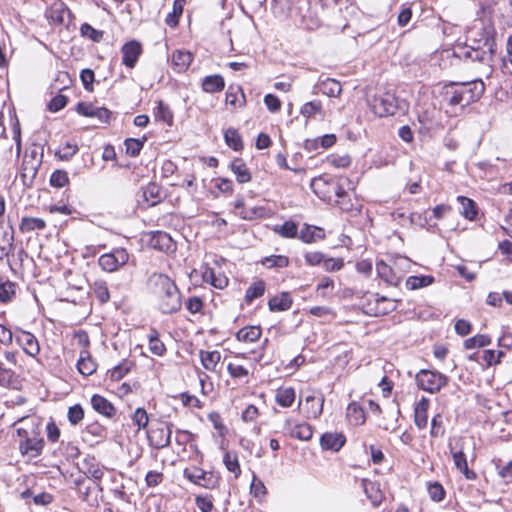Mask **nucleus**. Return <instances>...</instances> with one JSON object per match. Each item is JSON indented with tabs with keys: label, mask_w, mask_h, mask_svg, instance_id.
Wrapping results in <instances>:
<instances>
[{
	"label": "nucleus",
	"mask_w": 512,
	"mask_h": 512,
	"mask_svg": "<svg viewBox=\"0 0 512 512\" xmlns=\"http://www.w3.org/2000/svg\"><path fill=\"white\" fill-rule=\"evenodd\" d=\"M91 405L93 409L99 414L111 418L116 414V408L105 397L94 394L91 397Z\"/></svg>",
	"instance_id": "17"
},
{
	"label": "nucleus",
	"mask_w": 512,
	"mask_h": 512,
	"mask_svg": "<svg viewBox=\"0 0 512 512\" xmlns=\"http://www.w3.org/2000/svg\"><path fill=\"white\" fill-rule=\"evenodd\" d=\"M81 34L95 42H99L103 38V31L94 29L91 25L84 23L80 28Z\"/></svg>",
	"instance_id": "60"
},
{
	"label": "nucleus",
	"mask_w": 512,
	"mask_h": 512,
	"mask_svg": "<svg viewBox=\"0 0 512 512\" xmlns=\"http://www.w3.org/2000/svg\"><path fill=\"white\" fill-rule=\"evenodd\" d=\"M371 298L373 303L369 300L367 305H364L365 312L369 315H386L396 308L394 301L387 297L379 296V294H371Z\"/></svg>",
	"instance_id": "8"
},
{
	"label": "nucleus",
	"mask_w": 512,
	"mask_h": 512,
	"mask_svg": "<svg viewBox=\"0 0 512 512\" xmlns=\"http://www.w3.org/2000/svg\"><path fill=\"white\" fill-rule=\"evenodd\" d=\"M106 428L98 422L90 423L83 431V439L87 442H99L106 438Z\"/></svg>",
	"instance_id": "18"
},
{
	"label": "nucleus",
	"mask_w": 512,
	"mask_h": 512,
	"mask_svg": "<svg viewBox=\"0 0 512 512\" xmlns=\"http://www.w3.org/2000/svg\"><path fill=\"white\" fill-rule=\"evenodd\" d=\"M376 270L378 276L389 285L397 286L402 279V276L394 268L382 260L376 263Z\"/></svg>",
	"instance_id": "15"
},
{
	"label": "nucleus",
	"mask_w": 512,
	"mask_h": 512,
	"mask_svg": "<svg viewBox=\"0 0 512 512\" xmlns=\"http://www.w3.org/2000/svg\"><path fill=\"white\" fill-rule=\"evenodd\" d=\"M45 227V221L35 217H23L19 226L20 231L23 233H28L33 230H43Z\"/></svg>",
	"instance_id": "33"
},
{
	"label": "nucleus",
	"mask_w": 512,
	"mask_h": 512,
	"mask_svg": "<svg viewBox=\"0 0 512 512\" xmlns=\"http://www.w3.org/2000/svg\"><path fill=\"white\" fill-rule=\"evenodd\" d=\"M445 434V427L443 417L441 414H436L431 421L430 435L433 438L442 437Z\"/></svg>",
	"instance_id": "53"
},
{
	"label": "nucleus",
	"mask_w": 512,
	"mask_h": 512,
	"mask_svg": "<svg viewBox=\"0 0 512 512\" xmlns=\"http://www.w3.org/2000/svg\"><path fill=\"white\" fill-rule=\"evenodd\" d=\"M193 56L188 51L178 50L172 54V65L178 72L185 71L191 64Z\"/></svg>",
	"instance_id": "24"
},
{
	"label": "nucleus",
	"mask_w": 512,
	"mask_h": 512,
	"mask_svg": "<svg viewBox=\"0 0 512 512\" xmlns=\"http://www.w3.org/2000/svg\"><path fill=\"white\" fill-rule=\"evenodd\" d=\"M149 285L163 314H172L180 310L181 295L174 280L165 274L154 273L149 278Z\"/></svg>",
	"instance_id": "2"
},
{
	"label": "nucleus",
	"mask_w": 512,
	"mask_h": 512,
	"mask_svg": "<svg viewBox=\"0 0 512 512\" xmlns=\"http://www.w3.org/2000/svg\"><path fill=\"white\" fill-rule=\"evenodd\" d=\"M129 254L124 248L113 249L110 253L103 254L98 259L99 266L107 272H114L127 264Z\"/></svg>",
	"instance_id": "7"
},
{
	"label": "nucleus",
	"mask_w": 512,
	"mask_h": 512,
	"mask_svg": "<svg viewBox=\"0 0 512 512\" xmlns=\"http://www.w3.org/2000/svg\"><path fill=\"white\" fill-rule=\"evenodd\" d=\"M306 403L311 404L309 409V415L313 418H317L322 414L324 398L316 396H307Z\"/></svg>",
	"instance_id": "48"
},
{
	"label": "nucleus",
	"mask_w": 512,
	"mask_h": 512,
	"mask_svg": "<svg viewBox=\"0 0 512 512\" xmlns=\"http://www.w3.org/2000/svg\"><path fill=\"white\" fill-rule=\"evenodd\" d=\"M172 424L151 428L148 431V440L152 447L162 449L170 445Z\"/></svg>",
	"instance_id": "10"
},
{
	"label": "nucleus",
	"mask_w": 512,
	"mask_h": 512,
	"mask_svg": "<svg viewBox=\"0 0 512 512\" xmlns=\"http://www.w3.org/2000/svg\"><path fill=\"white\" fill-rule=\"evenodd\" d=\"M231 170L235 174L236 179L239 183H247L251 180V173L248 169L246 163L240 159L237 158L231 163Z\"/></svg>",
	"instance_id": "25"
},
{
	"label": "nucleus",
	"mask_w": 512,
	"mask_h": 512,
	"mask_svg": "<svg viewBox=\"0 0 512 512\" xmlns=\"http://www.w3.org/2000/svg\"><path fill=\"white\" fill-rule=\"evenodd\" d=\"M485 86L481 80L464 83H449L443 88V99L452 108L461 110L477 101L484 93Z\"/></svg>",
	"instance_id": "3"
},
{
	"label": "nucleus",
	"mask_w": 512,
	"mask_h": 512,
	"mask_svg": "<svg viewBox=\"0 0 512 512\" xmlns=\"http://www.w3.org/2000/svg\"><path fill=\"white\" fill-rule=\"evenodd\" d=\"M122 63L132 69L135 67L139 57L142 54V46L136 40L125 43L121 48Z\"/></svg>",
	"instance_id": "11"
},
{
	"label": "nucleus",
	"mask_w": 512,
	"mask_h": 512,
	"mask_svg": "<svg viewBox=\"0 0 512 512\" xmlns=\"http://www.w3.org/2000/svg\"><path fill=\"white\" fill-rule=\"evenodd\" d=\"M184 475L191 482L205 488H211L215 484V480L213 479L212 474L204 471L199 467L186 468L184 470Z\"/></svg>",
	"instance_id": "13"
},
{
	"label": "nucleus",
	"mask_w": 512,
	"mask_h": 512,
	"mask_svg": "<svg viewBox=\"0 0 512 512\" xmlns=\"http://www.w3.org/2000/svg\"><path fill=\"white\" fill-rule=\"evenodd\" d=\"M293 299L289 292H281L271 297L268 301V307L271 312L287 311L291 308Z\"/></svg>",
	"instance_id": "16"
},
{
	"label": "nucleus",
	"mask_w": 512,
	"mask_h": 512,
	"mask_svg": "<svg viewBox=\"0 0 512 512\" xmlns=\"http://www.w3.org/2000/svg\"><path fill=\"white\" fill-rule=\"evenodd\" d=\"M474 1L479 7V18L467 32L469 44L463 49L462 55L466 59L490 65L496 52V31L492 22L496 3L494 0Z\"/></svg>",
	"instance_id": "1"
},
{
	"label": "nucleus",
	"mask_w": 512,
	"mask_h": 512,
	"mask_svg": "<svg viewBox=\"0 0 512 512\" xmlns=\"http://www.w3.org/2000/svg\"><path fill=\"white\" fill-rule=\"evenodd\" d=\"M300 113L305 118L315 117L317 114H322V104L317 100L307 102L301 107Z\"/></svg>",
	"instance_id": "47"
},
{
	"label": "nucleus",
	"mask_w": 512,
	"mask_h": 512,
	"mask_svg": "<svg viewBox=\"0 0 512 512\" xmlns=\"http://www.w3.org/2000/svg\"><path fill=\"white\" fill-rule=\"evenodd\" d=\"M289 258L285 255H270L261 260V264L268 269L284 268L289 265Z\"/></svg>",
	"instance_id": "37"
},
{
	"label": "nucleus",
	"mask_w": 512,
	"mask_h": 512,
	"mask_svg": "<svg viewBox=\"0 0 512 512\" xmlns=\"http://www.w3.org/2000/svg\"><path fill=\"white\" fill-rule=\"evenodd\" d=\"M200 359L203 367L206 370L214 371L216 366L221 360V354L219 351H200Z\"/></svg>",
	"instance_id": "32"
},
{
	"label": "nucleus",
	"mask_w": 512,
	"mask_h": 512,
	"mask_svg": "<svg viewBox=\"0 0 512 512\" xmlns=\"http://www.w3.org/2000/svg\"><path fill=\"white\" fill-rule=\"evenodd\" d=\"M428 493L430 498L436 502L442 501L445 497V490L443 486L438 482L429 484Z\"/></svg>",
	"instance_id": "62"
},
{
	"label": "nucleus",
	"mask_w": 512,
	"mask_h": 512,
	"mask_svg": "<svg viewBox=\"0 0 512 512\" xmlns=\"http://www.w3.org/2000/svg\"><path fill=\"white\" fill-rule=\"evenodd\" d=\"M266 290V283L264 280L260 279L253 282L246 290L245 293V301L250 304L255 299L260 298L264 295Z\"/></svg>",
	"instance_id": "31"
},
{
	"label": "nucleus",
	"mask_w": 512,
	"mask_h": 512,
	"mask_svg": "<svg viewBox=\"0 0 512 512\" xmlns=\"http://www.w3.org/2000/svg\"><path fill=\"white\" fill-rule=\"evenodd\" d=\"M17 434L22 438L19 442V450L23 456L33 459L42 453L44 440L38 433L29 434L27 430L19 428Z\"/></svg>",
	"instance_id": "4"
},
{
	"label": "nucleus",
	"mask_w": 512,
	"mask_h": 512,
	"mask_svg": "<svg viewBox=\"0 0 512 512\" xmlns=\"http://www.w3.org/2000/svg\"><path fill=\"white\" fill-rule=\"evenodd\" d=\"M223 463L226 469L234 474L235 478L239 477V475L241 474V468L236 453L226 452L223 457Z\"/></svg>",
	"instance_id": "43"
},
{
	"label": "nucleus",
	"mask_w": 512,
	"mask_h": 512,
	"mask_svg": "<svg viewBox=\"0 0 512 512\" xmlns=\"http://www.w3.org/2000/svg\"><path fill=\"white\" fill-rule=\"evenodd\" d=\"M284 431L292 438L308 441L313 436L312 426L306 422H297L288 418L284 423Z\"/></svg>",
	"instance_id": "9"
},
{
	"label": "nucleus",
	"mask_w": 512,
	"mask_h": 512,
	"mask_svg": "<svg viewBox=\"0 0 512 512\" xmlns=\"http://www.w3.org/2000/svg\"><path fill=\"white\" fill-rule=\"evenodd\" d=\"M203 280L217 289H224L228 285V278L222 272H216L212 268L205 269Z\"/></svg>",
	"instance_id": "21"
},
{
	"label": "nucleus",
	"mask_w": 512,
	"mask_h": 512,
	"mask_svg": "<svg viewBox=\"0 0 512 512\" xmlns=\"http://www.w3.org/2000/svg\"><path fill=\"white\" fill-rule=\"evenodd\" d=\"M225 82L220 75L206 76L202 81V88L207 93H216L224 89Z\"/></svg>",
	"instance_id": "29"
},
{
	"label": "nucleus",
	"mask_w": 512,
	"mask_h": 512,
	"mask_svg": "<svg viewBox=\"0 0 512 512\" xmlns=\"http://www.w3.org/2000/svg\"><path fill=\"white\" fill-rule=\"evenodd\" d=\"M262 334L261 328L259 326H248L241 328L236 333V338L238 341L253 343L260 339Z\"/></svg>",
	"instance_id": "26"
},
{
	"label": "nucleus",
	"mask_w": 512,
	"mask_h": 512,
	"mask_svg": "<svg viewBox=\"0 0 512 512\" xmlns=\"http://www.w3.org/2000/svg\"><path fill=\"white\" fill-rule=\"evenodd\" d=\"M92 292L100 303H106L110 299L108 285L103 280H96L91 286Z\"/></svg>",
	"instance_id": "41"
},
{
	"label": "nucleus",
	"mask_w": 512,
	"mask_h": 512,
	"mask_svg": "<svg viewBox=\"0 0 512 512\" xmlns=\"http://www.w3.org/2000/svg\"><path fill=\"white\" fill-rule=\"evenodd\" d=\"M132 420L139 430L146 428L149 421L146 410L143 408H137L132 416Z\"/></svg>",
	"instance_id": "59"
},
{
	"label": "nucleus",
	"mask_w": 512,
	"mask_h": 512,
	"mask_svg": "<svg viewBox=\"0 0 512 512\" xmlns=\"http://www.w3.org/2000/svg\"><path fill=\"white\" fill-rule=\"evenodd\" d=\"M69 182V177L66 171L56 170L50 177V184L53 187L62 188Z\"/></svg>",
	"instance_id": "56"
},
{
	"label": "nucleus",
	"mask_w": 512,
	"mask_h": 512,
	"mask_svg": "<svg viewBox=\"0 0 512 512\" xmlns=\"http://www.w3.org/2000/svg\"><path fill=\"white\" fill-rule=\"evenodd\" d=\"M145 141H146V138H143V140H139V139H135V138L126 139L125 140L126 153L131 157L138 156L144 146Z\"/></svg>",
	"instance_id": "51"
},
{
	"label": "nucleus",
	"mask_w": 512,
	"mask_h": 512,
	"mask_svg": "<svg viewBox=\"0 0 512 512\" xmlns=\"http://www.w3.org/2000/svg\"><path fill=\"white\" fill-rule=\"evenodd\" d=\"M491 343V338L485 334H478L464 341L466 349H474L488 346Z\"/></svg>",
	"instance_id": "45"
},
{
	"label": "nucleus",
	"mask_w": 512,
	"mask_h": 512,
	"mask_svg": "<svg viewBox=\"0 0 512 512\" xmlns=\"http://www.w3.org/2000/svg\"><path fill=\"white\" fill-rule=\"evenodd\" d=\"M274 232L284 238H294L298 234V226L293 221H286L282 225H276Z\"/></svg>",
	"instance_id": "44"
},
{
	"label": "nucleus",
	"mask_w": 512,
	"mask_h": 512,
	"mask_svg": "<svg viewBox=\"0 0 512 512\" xmlns=\"http://www.w3.org/2000/svg\"><path fill=\"white\" fill-rule=\"evenodd\" d=\"M457 201L460 203L462 207L460 213L465 218L473 220L477 215V210L474 201L464 196H458Z\"/></svg>",
	"instance_id": "40"
},
{
	"label": "nucleus",
	"mask_w": 512,
	"mask_h": 512,
	"mask_svg": "<svg viewBox=\"0 0 512 512\" xmlns=\"http://www.w3.org/2000/svg\"><path fill=\"white\" fill-rule=\"evenodd\" d=\"M368 105L371 111L379 117L394 115L397 111V99L391 93L374 95L368 99Z\"/></svg>",
	"instance_id": "6"
},
{
	"label": "nucleus",
	"mask_w": 512,
	"mask_h": 512,
	"mask_svg": "<svg viewBox=\"0 0 512 512\" xmlns=\"http://www.w3.org/2000/svg\"><path fill=\"white\" fill-rule=\"evenodd\" d=\"M67 416H68L69 422L72 425H77L84 418V410L80 405L76 404L69 408Z\"/></svg>",
	"instance_id": "61"
},
{
	"label": "nucleus",
	"mask_w": 512,
	"mask_h": 512,
	"mask_svg": "<svg viewBox=\"0 0 512 512\" xmlns=\"http://www.w3.org/2000/svg\"><path fill=\"white\" fill-rule=\"evenodd\" d=\"M416 382L420 389L437 393L447 384L448 377L438 371L424 369L417 373Z\"/></svg>",
	"instance_id": "5"
},
{
	"label": "nucleus",
	"mask_w": 512,
	"mask_h": 512,
	"mask_svg": "<svg viewBox=\"0 0 512 512\" xmlns=\"http://www.w3.org/2000/svg\"><path fill=\"white\" fill-rule=\"evenodd\" d=\"M16 342L22 347L23 351L31 357H36L40 352V345L37 338L28 331H18L16 334Z\"/></svg>",
	"instance_id": "12"
},
{
	"label": "nucleus",
	"mask_w": 512,
	"mask_h": 512,
	"mask_svg": "<svg viewBox=\"0 0 512 512\" xmlns=\"http://www.w3.org/2000/svg\"><path fill=\"white\" fill-rule=\"evenodd\" d=\"M317 88L320 93L329 97H338L342 92L340 82L331 78L320 81Z\"/></svg>",
	"instance_id": "23"
},
{
	"label": "nucleus",
	"mask_w": 512,
	"mask_h": 512,
	"mask_svg": "<svg viewBox=\"0 0 512 512\" xmlns=\"http://www.w3.org/2000/svg\"><path fill=\"white\" fill-rule=\"evenodd\" d=\"M226 103L234 107H243L246 103L245 94L240 86H230L226 92Z\"/></svg>",
	"instance_id": "30"
},
{
	"label": "nucleus",
	"mask_w": 512,
	"mask_h": 512,
	"mask_svg": "<svg viewBox=\"0 0 512 512\" xmlns=\"http://www.w3.org/2000/svg\"><path fill=\"white\" fill-rule=\"evenodd\" d=\"M275 400L282 407H290L295 400V390L291 387L280 388L276 392Z\"/></svg>",
	"instance_id": "36"
},
{
	"label": "nucleus",
	"mask_w": 512,
	"mask_h": 512,
	"mask_svg": "<svg viewBox=\"0 0 512 512\" xmlns=\"http://www.w3.org/2000/svg\"><path fill=\"white\" fill-rule=\"evenodd\" d=\"M78 152V146L75 143L67 142L64 145H62L58 151L56 152V155L61 160H69L71 159L76 153Z\"/></svg>",
	"instance_id": "55"
},
{
	"label": "nucleus",
	"mask_w": 512,
	"mask_h": 512,
	"mask_svg": "<svg viewBox=\"0 0 512 512\" xmlns=\"http://www.w3.org/2000/svg\"><path fill=\"white\" fill-rule=\"evenodd\" d=\"M429 400L422 398L414 408V422L418 429H424L428 423Z\"/></svg>",
	"instance_id": "19"
},
{
	"label": "nucleus",
	"mask_w": 512,
	"mask_h": 512,
	"mask_svg": "<svg viewBox=\"0 0 512 512\" xmlns=\"http://www.w3.org/2000/svg\"><path fill=\"white\" fill-rule=\"evenodd\" d=\"M132 363L125 360L109 371V377L112 381H120L131 369Z\"/></svg>",
	"instance_id": "49"
},
{
	"label": "nucleus",
	"mask_w": 512,
	"mask_h": 512,
	"mask_svg": "<svg viewBox=\"0 0 512 512\" xmlns=\"http://www.w3.org/2000/svg\"><path fill=\"white\" fill-rule=\"evenodd\" d=\"M503 356L504 352L502 351L485 350L483 360L488 366H492L500 363Z\"/></svg>",
	"instance_id": "63"
},
{
	"label": "nucleus",
	"mask_w": 512,
	"mask_h": 512,
	"mask_svg": "<svg viewBox=\"0 0 512 512\" xmlns=\"http://www.w3.org/2000/svg\"><path fill=\"white\" fill-rule=\"evenodd\" d=\"M226 144L235 151L243 149V142L239 132L235 128H228L224 132Z\"/></svg>",
	"instance_id": "35"
},
{
	"label": "nucleus",
	"mask_w": 512,
	"mask_h": 512,
	"mask_svg": "<svg viewBox=\"0 0 512 512\" xmlns=\"http://www.w3.org/2000/svg\"><path fill=\"white\" fill-rule=\"evenodd\" d=\"M452 458L456 468L465 476L466 479H476L477 475L473 470L468 468L467 459L462 450L452 451Z\"/></svg>",
	"instance_id": "22"
},
{
	"label": "nucleus",
	"mask_w": 512,
	"mask_h": 512,
	"mask_svg": "<svg viewBox=\"0 0 512 512\" xmlns=\"http://www.w3.org/2000/svg\"><path fill=\"white\" fill-rule=\"evenodd\" d=\"M149 339V350L157 356H163L166 352L164 343L159 339V333L156 330H152L148 336Z\"/></svg>",
	"instance_id": "42"
},
{
	"label": "nucleus",
	"mask_w": 512,
	"mask_h": 512,
	"mask_svg": "<svg viewBox=\"0 0 512 512\" xmlns=\"http://www.w3.org/2000/svg\"><path fill=\"white\" fill-rule=\"evenodd\" d=\"M185 0H174L173 3V10L170 12L165 19V23L171 27L174 28L178 25L179 17L183 13Z\"/></svg>",
	"instance_id": "39"
},
{
	"label": "nucleus",
	"mask_w": 512,
	"mask_h": 512,
	"mask_svg": "<svg viewBox=\"0 0 512 512\" xmlns=\"http://www.w3.org/2000/svg\"><path fill=\"white\" fill-rule=\"evenodd\" d=\"M347 416L354 425H361L365 422V414L362 408L352 403L347 408Z\"/></svg>",
	"instance_id": "46"
},
{
	"label": "nucleus",
	"mask_w": 512,
	"mask_h": 512,
	"mask_svg": "<svg viewBox=\"0 0 512 512\" xmlns=\"http://www.w3.org/2000/svg\"><path fill=\"white\" fill-rule=\"evenodd\" d=\"M154 116L156 120L162 121L168 126L173 124V112L169 105L165 104L162 100H158L156 102V106L154 108Z\"/></svg>",
	"instance_id": "28"
},
{
	"label": "nucleus",
	"mask_w": 512,
	"mask_h": 512,
	"mask_svg": "<svg viewBox=\"0 0 512 512\" xmlns=\"http://www.w3.org/2000/svg\"><path fill=\"white\" fill-rule=\"evenodd\" d=\"M412 18V10L411 7L407 4H403L401 6V10L397 16V23L399 26H406Z\"/></svg>",
	"instance_id": "64"
},
{
	"label": "nucleus",
	"mask_w": 512,
	"mask_h": 512,
	"mask_svg": "<svg viewBox=\"0 0 512 512\" xmlns=\"http://www.w3.org/2000/svg\"><path fill=\"white\" fill-rule=\"evenodd\" d=\"M143 195L148 204L153 206L160 199V188L154 183L149 184L144 188Z\"/></svg>",
	"instance_id": "52"
},
{
	"label": "nucleus",
	"mask_w": 512,
	"mask_h": 512,
	"mask_svg": "<svg viewBox=\"0 0 512 512\" xmlns=\"http://www.w3.org/2000/svg\"><path fill=\"white\" fill-rule=\"evenodd\" d=\"M77 369L84 376H90L96 371L97 364L87 350L81 351L77 362Z\"/></svg>",
	"instance_id": "20"
},
{
	"label": "nucleus",
	"mask_w": 512,
	"mask_h": 512,
	"mask_svg": "<svg viewBox=\"0 0 512 512\" xmlns=\"http://www.w3.org/2000/svg\"><path fill=\"white\" fill-rule=\"evenodd\" d=\"M237 214L245 220H254L263 215V209L260 207L247 208L245 205L241 208Z\"/></svg>",
	"instance_id": "58"
},
{
	"label": "nucleus",
	"mask_w": 512,
	"mask_h": 512,
	"mask_svg": "<svg viewBox=\"0 0 512 512\" xmlns=\"http://www.w3.org/2000/svg\"><path fill=\"white\" fill-rule=\"evenodd\" d=\"M434 282V277L431 275L410 276L406 280V287L409 290H416L427 287Z\"/></svg>",
	"instance_id": "34"
},
{
	"label": "nucleus",
	"mask_w": 512,
	"mask_h": 512,
	"mask_svg": "<svg viewBox=\"0 0 512 512\" xmlns=\"http://www.w3.org/2000/svg\"><path fill=\"white\" fill-rule=\"evenodd\" d=\"M16 285L13 282L6 281L0 284V302L6 303L12 300L15 295Z\"/></svg>",
	"instance_id": "54"
},
{
	"label": "nucleus",
	"mask_w": 512,
	"mask_h": 512,
	"mask_svg": "<svg viewBox=\"0 0 512 512\" xmlns=\"http://www.w3.org/2000/svg\"><path fill=\"white\" fill-rule=\"evenodd\" d=\"M227 371L232 378L242 379L249 375V371L243 365L230 362L227 365Z\"/></svg>",
	"instance_id": "57"
},
{
	"label": "nucleus",
	"mask_w": 512,
	"mask_h": 512,
	"mask_svg": "<svg viewBox=\"0 0 512 512\" xmlns=\"http://www.w3.org/2000/svg\"><path fill=\"white\" fill-rule=\"evenodd\" d=\"M37 169L32 161L23 160L20 177L24 185L30 186L36 177Z\"/></svg>",
	"instance_id": "38"
},
{
	"label": "nucleus",
	"mask_w": 512,
	"mask_h": 512,
	"mask_svg": "<svg viewBox=\"0 0 512 512\" xmlns=\"http://www.w3.org/2000/svg\"><path fill=\"white\" fill-rule=\"evenodd\" d=\"M326 163L336 168H346L351 164V158L347 154H331L327 156Z\"/></svg>",
	"instance_id": "50"
},
{
	"label": "nucleus",
	"mask_w": 512,
	"mask_h": 512,
	"mask_svg": "<svg viewBox=\"0 0 512 512\" xmlns=\"http://www.w3.org/2000/svg\"><path fill=\"white\" fill-rule=\"evenodd\" d=\"M346 437L339 432H326L321 436L320 445L324 450L338 452L345 444Z\"/></svg>",
	"instance_id": "14"
},
{
	"label": "nucleus",
	"mask_w": 512,
	"mask_h": 512,
	"mask_svg": "<svg viewBox=\"0 0 512 512\" xmlns=\"http://www.w3.org/2000/svg\"><path fill=\"white\" fill-rule=\"evenodd\" d=\"M325 237L324 231L315 226L305 225L299 233V239L305 243H313Z\"/></svg>",
	"instance_id": "27"
}]
</instances>
